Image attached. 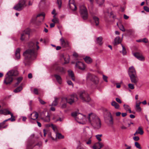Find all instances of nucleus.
<instances>
[{
	"label": "nucleus",
	"mask_w": 149,
	"mask_h": 149,
	"mask_svg": "<svg viewBox=\"0 0 149 149\" xmlns=\"http://www.w3.org/2000/svg\"><path fill=\"white\" fill-rule=\"evenodd\" d=\"M125 146L126 147L125 149H130L131 148V146H128L126 144H125Z\"/></svg>",
	"instance_id": "63"
},
{
	"label": "nucleus",
	"mask_w": 149,
	"mask_h": 149,
	"mask_svg": "<svg viewBox=\"0 0 149 149\" xmlns=\"http://www.w3.org/2000/svg\"><path fill=\"white\" fill-rule=\"evenodd\" d=\"M128 87L131 89H133L134 88V85L131 84H128Z\"/></svg>",
	"instance_id": "49"
},
{
	"label": "nucleus",
	"mask_w": 149,
	"mask_h": 149,
	"mask_svg": "<svg viewBox=\"0 0 149 149\" xmlns=\"http://www.w3.org/2000/svg\"><path fill=\"white\" fill-rule=\"evenodd\" d=\"M84 59L86 62L88 64H90L92 62V59L89 56H86Z\"/></svg>",
	"instance_id": "23"
},
{
	"label": "nucleus",
	"mask_w": 149,
	"mask_h": 149,
	"mask_svg": "<svg viewBox=\"0 0 149 149\" xmlns=\"http://www.w3.org/2000/svg\"><path fill=\"white\" fill-rule=\"evenodd\" d=\"M55 70L57 72L62 73L64 72V70L63 68L58 66L56 67Z\"/></svg>",
	"instance_id": "29"
},
{
	"label": "nucleus",
	"mask_w": 149,
	"mask_h": 149,
	"mask_svg": "<svg viewBox=\"0 0 149 149\" xmlns=\"http://www.w3.org/2000/svg\"><path fill=\"white\" fill-rule=\"evenodd\" d=\"M111 104L112 106L114 107L116 109H118L119 108V105L115 101L112 102Z\"/></svg>",
	"instance_id": "33"
},
{
	"label": "nucleus",
	"mask_w": 149,
	"mask_h": 149,
	"mask_svg": "<svg viewBox=\"0 0 149 149\" xmlns=\"http://www.w3.org/2000/svg\"><path fill=\"white\" fill-rule=\"evenodd\" d=\"M54 76L57 81L59 84H61V83L62 79L60 76L58 74H55L54 75Z\"/></svg>",
	"instance_id": "26"
},
{
	"label": "nucleus",
	"mask_w": 149,
	"mask_h": 149,
	"mask_svg": "<svg viewBox=\"0 0 149 149\" xmlns=\"http://www.w3.org/2000/svg\"><path fill=\"white\" fill-rule=\"evenodd\" d=\"M99 4H101L103 3L104 2V0H95Z\"/></svg>",
	"instance_id": "55"
},
{
	"label": "nucleus",
	"mask_w": 149,
	"mask_h": 149,
	"mask_svg": "<svg viewBox=\"0 0 149 149\" xmlns=\"http://www.w3.org/2000/svg\"><path fill=\"white\" fill-rule=\"evenodd\" d=\"M74 0H70L69 1V6L71 5V6H74Z\"/></svg>",
	"instance_id": "45"
},
{
	"label": "nucleus",
	"mask_w": 149,
	"mask_h": 149,
	"mask_svg": "<svg viewBox=\"0 0 149 149\" xmlns=\"http://www.w3.org/2000/svg\"><path fill=\"white\" fill-rule=\"evenodd\" d=\"M103 79L104 80V81L106 82H107L108 81L107 80V77L106 76H105L104 75H103Z\"/></svg>",
	"instance_id": "58"
},
{
	"label": "nucleus",
	"mask_w": 149,
	"mask_h": 149,
	"mask_svg": "<svg viewBox=\"0 0 149 149\" xmlns=\"http://www.w3.org/2000/svg\"><path fill=\"white\" fill-rule=\"evenodd\" d=\"M128 74L129 76L136 74L135 69L133 66H132L129 68Z\"/></svg>",
	"instance_id": "19"
},
{
	"label": "nucleus",
	"mask_w": 149,
	"mask_h": 149,
	"mask_svg": "<svg viewBox=\"0 0 149 149\" xmlns=\"http://www.w3.org/2000/svg\"><path fill=\"white\" fill-rule=\"evenodd\" d=\"M76 65L79 69L84 70L85 69V66L84 63L81 62H78L76 63Z\"/></svg>",
	"instance_id": "16"
},
{
	"label": "nucleus",
	"mask_w": 149,
	"mask_h": 149,
	"mask_svg": "<svg viewBox=\"0 0 149 149\" xmlns=\"http://www.w3.org/2000/svg\"><path fill=\"white\" fill-rule=\"evenodd\" d=\"M30 30L29 29H26L24 30L22 33L21 34L20 40L22 41H24L28 38L29 37Z\"/></svg>",
	"instance_id": "10"
},
{
	"label": "nucleus",
	"mask_w": 149,
	"mask_h": 149,
	"mask_svg": "<svg viewBox=\"0 0 149 149\" xmlns=\"http://www.w3.org/2000/svg\"><path fill=\"white\" fill-rule=\"evenodd\" d=\"M34 93L35 94H38V91L37 89L34 88Z\"/></svg>",
	"instance_id": "62"
},
{
	"label": "nucleus",
	"mask_w": 149,
	"mask_h": 149,
	"mask_svg": "<svg viewBox=\"0 0 149 149\" xmlns=\"http://www.w3.org/2000/svg\"><path fill=\"white\" fill-rule=\"evenodd\" d=\"M26 6L25 1L24 0H20L19 3L13 7L15 10L20 11Z\"/></svg>",
	"instance_id": "6"
},
{
	"label": "nucleus",
	"mask_w": 149,
	"mask_h": 149,
	"mask_svg": "<svg viewBox=\"0 0 149 149\" xmlns=\"http://www.w3.org/2000/svg\"><path fill=\"white\" fill-rule=\"evenodd\" d=\"M42 16L43 17V19L42 20H43L44 19L45 14L44 13L39 14L37 15L36 16H35V20H36L37 18L38 17H40V16Z\"/></svg>",
	"instance_id": "39"
},
{
	"label": "nucleus",
	"mask_w": 149,
	"mask_h": 149,
	"mask_svg": "<svg viewBox=\"0 0 149 149\" xmlns=\"http://www.w3.org/2000/svg\"><path fill=\"white\" fill-rule=\"evenodd\" d=\"M77 100L78 97L75 94L69 95L67 97H62L60 103L61 107L62 108H65L66 107L67 102L72 104L74 101H76Z\"/></svg>",
	"instance_id": "3"
},
{
	"label": "nucleus",
	"mask_w": 149,
	"mask_h": 149,
	"mask_svg": "<svg viewBox=\"0 0 149 149\" xmlns=\"http://www.w3.org/2000/svg\"><path fill=\"white\" fill-rule=\"evenodd\" d=\"M123 107L125 109L126 111H128L130 113H132V111L131 110L130 107L129 105L127 104H124Z\"/></svg>",
	"instance_id": "31"
},
{
	"label": "nucleus",
	"mask_w": 149,
	"mask_h": 149,
	"mask_svg": "<svg viewBox=\"0 0 149 149\" xmlns=\"http://www.w3.org/2000/svg\"><path fill=\"white\" fill-rule=\"evenodd\" d=\"M134 56L139 60L143 61L145 60L144 57L141 54L136 53L133 54Z\"/></svg>",
	"instance_id": "15"
},
{
	"label": "nucleus",
	"mask_w": 149,
	"mask_h": 149,
	"mask_svg": "<svg viewBox=\"0 0 149 149\" xmlns=\"http://www.w3.org/2000/svg\"><path fill=\"white\" fill-rule=\"evenodd\" d=\"M79 97L83 102H88L91 100L87 93L84 91L80 93Z\"/></svg>",
	"instance_id": "8"
},
{
	"label": "nucleus",
	"mask_w": 149,
	"mask_h": 149,
	"mask_svg": "<svg viewBox=\"0 0 149 149\" xmlns=\"http://www.w3.org/2000/svg\"><path fill=\"white\" fill-rule=\"evenodd\" d=\"M130 80L132 83L136 84L138 81L139 79L136 74L129 76Z\"/></svg>",
	"instance_id": "14"
},
{
	"label": "nucleus",
	"mask_w": 149,
	"mask_h": 149,
	"mask_svg": "<svg viewBox=\"0 0 149 149\" xmlns=\"http://www.w3.org/2000/svg\"><path fill=\"white\" fill-rule=\"evenodd\" d=\"M5 122L6 121L5 120L2 123H0V130H1L5 128H6L8 126V125H4V124Z\"/></svg>",
	"instance_id": "30"
},
{
	"label": "nucleus",
	"mask_w": 149,
	"mask_h": 149,
	"mask_svg": "<svg viewBox=\"0 0 149 149\" xmlns=\"http://www.w3.org/2000/svg\"><path fill=\"white\" fill-rule=\"evenodd\" d=\"M121 40L120 39L119 36L117 37L114 39V45H116L121 43Z\"/></svg>",
	"instance_id": "21"
},
{
	"label": "nucleus",
	"mask_w": 149,
	"mask_h": 149,
	"mask_svg": "<svg viewBox=\"0 0 149 149\" xmlns=\"http://www.w3.org/2000/svg\"><path fill=\"white\" fill-rule=\"evenodd\" d=\"M133 139L135 141H138L139 140V138L138 136H135L133 137Z\"/></svg>",
	"instance_id": "57"
},
{
	"label": "nucleus",
	"mask_w": 149,
	"mask_h": 149,
	"mask_svg": "<svg viewBox=\"0 0 149 149\" xmlns=\"http://www.w3.org/2000/svg\"><path fill=\"white\" fill-rule=\"evenodd\" d=\"M38 117V114L37 112H34L31 114L30 116L29 117L30 118L29 121L32 123H33V120H35L37 119Z\"/></svg>",
	"instance_id": "11"
},
{
	"label": "nucleus",
	"mask_w": 149,
	"mask_h": 149,
	"mask_svg": "<svg viewBox=\"0 0 149 149\" xmlns=\"http://www.w3.org/2000/svg\"><path fill=\"white\" fill-rule=\"evenodd\" d=\"M141 103V102H139V103H136L135 110L137 112H140L141 111V108L140 106Z\"/></svg>",
	"instance_id": "22"
},
{
	"label": "nucleus",
	"mask_w": 149,
	"mask_h": 149,
	"mask_svg": "<svg viewBox=\"0 0 149 149\" xmlns=\"http://www.w3.org/2000/svg\"><path fill=\"white\" fill-rule=\"evenodd\" d=\"M93 19L95 23L96 26H97L99 24V19L98 17L96 16H93Z\"/></svg>",
	"instance_id": "32"
},
{
	"label": "nucleus",
	"mask_w": 149,
	"mask_h": 149,
	"mask_svg": "<svg viewBox=\"0 0 149 149\" xmlns=\"http://www.w3.org/2000/svg\"><path fill=\"white\" fill-rule=\"evenodd\" d=\"M116 100L117 101V102L119 103H122L121 101L119 98H116Z\"/></svg>",
	"instance_id": "61"
},
{
	"label": "nucleus",
	"mask_w": 149,
	"mask_h": 149,
	"mask_svg": "<svg viewBox=\"0 0 149 149\" xmlns=\"http://www.w3.org/2000/svg\"><path fill=\"white\" fill-rule=\"evenodd\" d=\"M80 13L81 16L84 19H86L88 17L87 10L85 7L82 5L80 7Z\"/></svg>",
	"instance_id": "7"
},
{
	"label": "nucleus",
	"mask_w": 149,
	"mask_h": 149,
	"mask_svg": "<svg viewBox=\"0 0 149 149\" xmlns=\"http://www.w3.org/2000/svg\"><path fill=\"white\" fill-rule=\"evenodd\" d=\"M120 29L122 31H123L124 32L125 31V29L122 25H120L118 26Z\"/></svg>",
	"instance_id": "50"
},
{
	"label": "nucleus",
	"mask_w": 149,
	"mask_h": 149,
	"mask_svg": "<svg viewBox=\"0 0 149 149\" xmlns=\"http://www.w3.org/2000/svg\"><path fill=\"white\" fill-rule=\"evenodd\" d=\"M142 42L144 43H147L148 42V40L147 38H145L142 39Z\"/></svg>",
	"instance_id": "60"
},
{
	"label": "nucleus",
	"mask_w": 149,
	"mask_h": 149,
	"mask_svg": "<svg viewBox=\"0 0 149 149\" xmlns=\"http://www.w3.org/2000/svg\"><path fill=\"white\" fill-rule=\"evenodd\" d=\"M104 119L106 122L110 126L113 125V118L110 112L107 113V116H104Z\"/></svg>",
	"instance_id": "9"
},
{
	"label": "nucleus",
	"mask_w": 149,
	"mask_h": 149,
	"mask_svg": "<svg viewBox=\"0 0 149 149\" xmlns=\"http://www.w3.org/2000/svg\"><path fill=\"white\" fill-rule=\"evenodd\" d=\"M60 41L61 45L63 47H66L68 46V42L67 41L64 40L62 37L60 39Z\"/></svg>",
	"instance_id": "17"
},
{
	"label": "nucleus",
	"mask_w": 149,
	"mask_h": 149,
	"mask_svg": "<svg viewBox=\"0 0 149 149\" xmlns=\"http://www.w3.org/2000/svg\"><path fill=\"white\" fill-rule=\"evenodd\" d=\"M20 49L18 48L16 49L15 53L16 58L17 59H19L20 58Z\"/></svg>",
	"instance_id": "27"
},
{
	"label": "nucleus",
	"mask_w": 149,
	"mask_h": 149,
	"mask_svg": "<svg viewBox=\"0 0 149 149\" xmlns=\"http://www.w3.org/2000/svg\"><path fill=\"white\" fill-rule=\"evenodd\" d=\"M56 137L59 139H63L64 138V136L62 135L61 133L58 132L56 133Z\"/></svg>",
	"instance_id": "35"
},
{
	"label": "nucleus",
	"mask_w": 149,
	"mask_h": 149,
	"mask_svg": "<svg viewBox=\"0 0 149 149\" xmlns=\"http://www.w3.org/2000/svg\"><path fill=\"white\" fill-rule=\"evenodd\" d=\"M144 10L147 12H149V8L147 6H145L144 7Z\"/></svg>",
	"instance_id": "59"
},
{
	"label": "nucleus",
	"mask_w": 149,
	"mask_h": 149,
	"mask_svg": "<svg viewBox=\"0 0 149 149\" xmlns=\"http://www.w3.org/2000/svg\"><path fill=\"white\" fill-rule=\"evenodd\" d=\"M121 45L122 47V51L121 52L123 55H125L127 53L126 50L123 45L122 44H121Z\"/></svg>",
	"instance_id": "43"
},
{
	"label": "nucleus",
	"mask_w": 149,
	"mask_h": 149,
	"mask_svg": "<svg viewBox=\"0 0 149 149\" xmlns=\"http://www.w3.org/2000/svg\"><path fill=\"white\" fill-rule=\"evenodd\" d=\"M43 120L45 122H48L50 121V117L49 114V113L47 112V116L42 118Z\"/></svg>",
	"instance_id": "25"
},
{
	"label": "nucleus",
	"mask_w": 149,
	"mask_h": 149,
	"mask_svg": "<svg viewBox=\"0 0 149 149\" xmlns=\"http://www.w3.org/2000/svg\"><path fill=\"white\" fill-rule=\"evenodd\" d=\"M55 15L56 14L53 16L54 18L52 19V21L54 24L58 23H59V19L56 17Z\"/></svg>",
	"instance_id": "36"
},
{
	"label": "nucleus",
	"mask_w": 149,
	"mask_h": 149,
	"mask_svg": "<svg viewBox=\"0 0 149 149\" xmlns=\"http://www.w3.org/2000/svg\"><path fill=\"white\" fill-rule=\"evenodd\" d=\"M53 119L54 120V121L56 122L57 121H62L63 120V119L61 118H60L58 119H55V117H53Z\"/></svg>",
	"instance_id": "53"
},
{
	"label": "nucleus",
	"mask_w": 149,
	"mask_h": 149,
	"mask_svg": "<svg viewBox=\"0 0 149 149\" xmlns=\"http://www.w3.org/2000/svg\"><path fill=\"white\" fill-rule=\"evenodd\" d=\"M136 131L139 134L141 135H142L144 132L142 128L141 127H139Z\"/></svg>",
	"instance_id": "37"
},
{
	"label": "nucleus",
	"mask_w": 149,
	"mask_h": 149,
	"mask_svg": "<svg viewBox=\"0 0 149 149\" xmlns=\"http://www.w3.org/2000/svg\"><path fill=\"white\" fill-rule=\"evenodd\" d=\"M68 72L69 77L71 78L72 79V81H74L75 80V78L74 73L72 71L70 70H69L68 71Z\"/></svg>",
	"instance_id": "24"
},
{
	"label": "nucleus",
	"mask_w": 149,
	"mask_h": 149,
	"mask_svg": "<svg viewBox=\"0 0 149 149\" xmlns=\"http://www.w3.org/2000/svg\"><path fill=\"white\" fill-rule=\"evenodd\" d=\"M91 80L94 84L97 85L98 84L99 79L97 76L95 75H93L92 76Z\"/></svg>",
	"instance_id": "18"
},
{
	"label": "nucleus",
	"mask_w": 149,
	"mask_h": 149,
	"mask_svg": "<svg viewBox=\"0 0 149 149\" xmlns=\"http://www.w3.org/2000/svg\"><path fill=\"white\" fill-rule=\"evenodd\" d=\"M103 144L101 142H98L94 144L92 147L93 149H100L104 146Z\"/></svg>",
	"instance_id": "13"
},
{
	"label": "nucleus",
	"mask_w": 149,
	"mask_h": 149,
	"mask_svg": "<svg viewBox=\"0 0 149 149\" xmlns=\"http://www.w3.org/2000/svg\"><path fill=\"white\" fill-rule=\"evenodd\" d=\"M82 135L86 139L88 138H91L92 137V132L90 131H87L86 130H84Z\"/></svg>",
	"instance_id": "12"
},
{
	"label": "nucleus",
	"mask_w": 149,
	"mask_h": 149,
	"mask_svg": "<svg viewBox=\"0 0 149 149\" xmlns=\"http://www.w3.org/2000/svg\"><path fill=\"white\" fill-rule=\"evenodd\" d=\"M69 8L72 10V11H75L76 10L77 8V7L75 4H74V6H71V5L69 6Z\"/></svg>",
	"instance_id": "44"
},
{
	"label": "nucleus",
	"mask_w": 149,
	"mask_h": 149,
	"mask_svg": "<svg viewBox=\"0 0 149 149\" xmlns=\"http://www.w3.org/2000/svg\"><path fill=\"white\" fill-rule=\"evenodd\" d=\"M52 128L53 129V130L54 132H55V134H56L58 132V131L57 128V126L55 125H52Z\"/></svg>",
	"instance_id": "40"
},
{
	"label": "nucleus",
	"mask_w": 149,
	"mask_h": 149,
	"mask_svg": "<svg viewBox=\"0 0 149 149\" xmlns=\"http://www.w3.org/2000/svg\"><path fill=\"white\" fill-rule=\"evenodd\" d=\"M22 79V78L21 77H19L17 79V82L16 83V85H15V86H16L17 85H18L21 81Z\"/></svg>",
	"instance_id": "48"
},
{
	"label": "nucleus",
	"mask_w": 149,
	"mask_h": 149,
	"mask_svg": "<svg viewBox=\"0 0 149 149\" xmlns=\"http://www.w3.org/2000/svg\"><path fill=\"white\" fill-rule=\"evenodd\" d=\"M3 113L6 115L10 114L11 116V117H12L13 116V114L11 113L9 111L7 110H5L3 111Z\"/></svg>",
	"instance_id": "34"
},
{
	"label": "nucleus",
	"mask_w": 149,
	"mask_h": 149,
	"mask_svg": "<svg viewBox=\"0 0 149 149\" xmlns=\"http://www.w3.org/2000/svg\"><path fill=\"white\" fill-rule=\"evenodd\" d=\"M88 120L94 129H100L101 127V123L100 118L95 114L91 113L87 117Z\"/></svg>",
	"instance_id": "2"
},
{
	"label": "nucleus",
	"mask_w": 149,
	"mask_h": 149,
	"mask_svg": "<svg viewBox=\"0 0 149 149\" xmlns=\"http://www.w3.org/2000/svg\"><path fill=\"white\" fill-rule=\"evenodd\" d=\"M102 40V38L100 36L97 38L96 42L99 45H101L103 43Z\"/></svg>",
	"instance_id": "28"
},
{
	"label": "nucleus",
	"mask_w": 149,
	"mask_h": 149,
	"mask_svg": "<svg viewBox=\"0 0 149 149\" xmlns=\"http://www.w3.org/2000/svg\"><path fill=\"white\" fill-rule=\"evenodd\" d=\"M22 87L21 86H20L14 90V92L16 93L20 92L22 89Z\"/></svg>",
	"instance_id": "38"
},
{
	"label": "nucleus",
	"mask_w": 149,
	"mask_h": 149,
	"mask_svg": "<svg viewBox=\"0 0 149 149\" xmlns=\"http://www.w3.org/2000/svg\"><path fill=\"white\" fill-rule=\"evenodd\" d=\"M58 98L56 97L55 98V100L52 103V105L54 106H56L58 104Z\"/></svg>",
	"instance_id": "41"
},
{
	"label": "nucleus",
	"mask_w": 149,
	"mask_h": 149,
	"mask_svg": "<svg viewBox=\"0 0 149 149\" xmlns=\"http://www.w3.org/2000/svg\"><path fill=\"white\" fill-rule=\"evenodd\" d=\"M39 101L42 104H44L45 103V102L44 101L40 98L39 99Z\"/></svg>",
	"instance_id": "64"
},
{
	"label": "nucleus",
	"mask_w": 149,
	"mask_h": 149,
	"mask_svg": "<svg viewBox=\"0 0 149 149\" xmlns=\"http://www.w3.org/2000/svg\"><path fill=\"white\" fill-rule=\"evenodd\" d=\"M135 145L137 148L139 149H141V148L140 144L138 142H135Z\"/></svg>",
	"instance_id": "46"
},
{
	"label": "nucleus",
	"mask_w": 149,
	"mask_h": 149,
	"mask_svg": "<svg viewBox=\"0 0 149 149\" xmlns=\"http://www.w3.org/2000/svg\"><path fill=\"white\" fill-rule=\"evenodd\" d=\"M67 84L69 85H72V87L73 86V84L71 81L68 80L67 81Z\"/></svg>",
	"instance_id": "56"
},
{
	"label": "nucleus",
	"mask_w": 149,
	"mask_h": 149,
	"mask_svg": "<svg viewBox=\"0 0 149 149\" xmlns=\"http://www.w3.org/2000/svg\"><path fill=\"white\" fill-rule=\"evenodd\" d=\"M18 72L16 70H10L6 74L4 82L6 84H10L13 80V76H16L18 74Z\"/></svg>",
	"instance_id": "5"
},
{
	"label": "nucleus",
	"mask_w": 149,
	"mask_h": 149,
	"mask_svg": "<svg viewBox=\"0 0 149 149\" xmlns=\"http://www.w3.org/2000/svg\"><path fill=\"white\" fill-rule=\"evenodd\" d=\"M91 138H88L86 139H88V140L86 142V144L87 145L91 144V143L92 140L91 139Z\"/></svg>",
	"instance_id": "47"
},
{
	"label": "nucleus",
	"mask_w": 149,
	"mask_h": 149,
	"mask_svg": "<svg viewBox=\"0 0 149 149\" xmlns=\"http://www.w3.org/2000/svg\"><path fill=\"white\" fill-rule=\"evenodd\" d=\"M39 43L38 42H31L28 45L29 49L27 50L23 53L25 57L24 63L26 65L29 64L30 61L34 60L37 56V52L36 49H39L38 45Z\"/></svg>",
	"instance_id": "1"
},
{
	"label": "nucleus",
	"mask_w": 149,
	"mask_h": 149,
	"mask_svg": "<svg viewBox=\"0 0 149 149\" xmlns=\"http://www.w3.org/2000/svg\"><path fill=\"white\" fill-rule=\"evenodd\" d=\"M93 75H91V74L88 73L87 74L86 77V78L87 79H88L90 77L91 78V79L92 78V76Z\"/></svg>",
	"instance_id": "54"
},
{
	"label": "nucleus",
	"mask_w": 149,
	"mask_h": 149,
	"mask_svg": "<svg viewBox=\"0 0 149 149\" xmlns=\"http://www.w3.org/2000/svg\"><path fill=\"white\" fill-rule=\"evenodd\" d=\"M57 2L58 6L59 8H60L61 6V0H57Z\"/></svg>",
	"instance_id": "51"
},
{
	"label": "nucleus",
	"mask_w": 149,
	"mask_h": 149,
	"mask_svg": "<svg viewBox=\"0 0 149 149\" xmlns=\"http://www.w3.org/2000/svg\"><path fill=\"white\" fill-rule=\"evenodd\" d=\"M15 117L13 116V117H11V118H9L7 120H5L6 122L9 120H10L11 121H14L15 120V119L14 118Z\"/></svg>",
	"instance_id": "52"
},
{
	"label": "nucleus",
	"mask_w": 149,
	"mask_h": 149,
	"mask_svg": "<svg viewBox=\"0 0 149 149\" xmlns=\"http://www.w3.org/2000/svg\"><path fill=\"white\" fill-rule=\"evenodd\" d=\"M102 136V134H97L95 135V136L97 139L98 141V142H100L101 141L102 139L101 137Z\"/></svg>",
	"instance_id": "42"
},
{
	"label": "nucleus",
	"mask_w": 149,
	"mask_h": 149,
	"mask_svg": "<svg viewBox=\"0 0 149 149\" xmlns=\"http://www.w3.org/2000/svg\"><path fill=\"white\" fill-rule=\"evenodd\" d=\"M61 58H63L65 64L68 63L69 62V57L68 55H62Z\"/></svg>",
	"instance_id": "20"
},
{
	"label": "nucleus",
	"mask_w": 149,
	"mask_h": 149,
	"mask_svg": "<svg viewBox=\"0 0 149 149\" xmlns=\"http://www.w3.org/2000/svg\"><path fill=\"white\" fill-rule=\"evenodd\" d=\"M71 115L72 116L74 117L75 120L80 124H84L86 123L87 119L86 117L82 114L78 113L76 112H73L72 113Z\"/></svg>",
	"instance_id": "4"
}]
</instances>
